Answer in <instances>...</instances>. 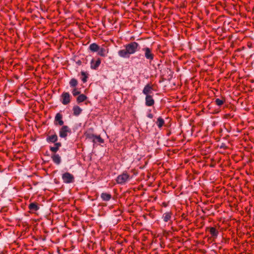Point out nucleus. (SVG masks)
<instances>
[{
	"label": "nucleus",
	"mask_w": 254,
	"mask_h": 254,
	"mask_svg": "<svg viewBox=\"0 0 254 254\" xmlns=\"http://www.w3.org/2000/svg\"><path fill=\"white\" fill-rule=\"evenodd\" d=\"M125 48L119 50L118 54L121 58L128 59L131 55L134 54L139 50V45L137 43L133 42L125 45Z\"/></svg>",
	"instance_id": "obj_1"
},
{
	"label": "nucleus",
	"mask_w": 254,
	"mask_h": 254,
	"mask_svg": "<svg viewBox=\"0 0 254 254\" xmlns=\"http://www.w3.org/2000/svg\"><path fill=\"white\" fill-rule=\"evenodd\" d=\"M62 179L64 183L70 184L74 182V178L72 174L66 172L63 174Z\"/></svg>",
	"instance_id": "obj_2"
},
{
	"label": "nucleus",
	"mask_w": 254,
	"mask_h": 254,
	"mask_svg": "<svg viewBox=\"0 0 254 254\" xmlns=\"http://www.w3.org/2000/svg\"><path fill=\"white\" fill-rule=\"evenodd\" d=\"M129 179V175L127 173H123L119 175L116 179L117 182L119 184H124Z\"/></svg>",
	"instance_id": "obj_3"
},
{
	"label": "nucleus",
	"mask_w": 254,
	"mask_h": 254,
	"mask_svg": "<svg viewBox=\"0 0 254 254\" xmlns=\"http://www.w3.org/2000/svg\"><path fill=\"white\" fill-rule=\"evenodd\" d=\"M142 51L144 52V56L147 60L150 61L153 60L154 55L152 54L151 49L145 47L142 49Z\"/></svg>",
	"instance_id": "obj_4"
},
{
	"label": "nucleus",
	"mask_w": 254,
	"mask_h": 254,
	"mask_svg": "<svg viewBox=\"0 0 254 254\" xmlns=\"http://www.w3.org/2000/svg\"><path fill=\"white\" fill-rule=\"evenodd\" d=\"M70 129L67 126H64L60 130V136L62 138H65L67 136V133L70 132Z\"/></svg>",
	"instance_id": "obj_5"
},
{
	"label": "nucleus",
	"mask_w": 254,
	"mask_h": 254,
	"mask_svg": "<svg viewBox=\"0 0 254 254\" xmlns=\"http://www.w3.org/2000/svg\"><path fill=\"white\" fill-rule=\"evenodd\" d=\"M62 103L64 105H67L70 101V95L68 92H64L62 94Z\"/></svg>",
	"instance_id": "obj_6"
},
{
	"label": "nucleus",
	"mask_w": 254,
	"mask_h": 254,
	"mask_svg": "<svg viewBox=\"0 0 254 254\" xmlns=\"http://www.w3.org/2000/svg\"><path fill=\"white\" fill-rule=\"evenodd\" d=\"M152 87L149 85L147 84L144 87L142 93L146 95V96L151 95L152 93Z\"/></svg>",
	"instance_id": "obj_7"
},
{
	"label": "nucleus",
	"mask_w": 254,
	"mask_h": 254,
	"mask_svg": "<svg viewBox=\"0 0 254 254\" xmlns=\"http://www.w3.org/2000/svg\"><path fill=\"white\" fill-rule=\"evenodd\" d=\"M154 104V100L151 95L146 96L145 105L147 106H152Z\"/></svg>",
	"instance_id": "obj_8"
},
{
	"label": "nucleus",
	"mask_w": 254,
	"mask_h": 254,
	"mask_svg": "<svg viewBox=\"0 0 254 254\" xmlns=\"http://www.w3.org/2000/svg\"><path fill=\"white\" fill-rule=\"evenodd\" d=\"M108 53V49L103 47H100L99 50H98V54L102 57H105L107 56Z\"/></svg>",
	"instance_id": "obj_9"
},
{
	"label": "nucleus",
	"mask_w": 254,
	"mask_h": 254,
	"mask_svg": "<svg viewBox=\"0 0 254 254\" xmlns=\"http://www.w3.org/2000/svg\"><path fill=\"white\" fill-rule=\"evenodd\" d=\"M53 162L57 165H59L61 162V157L59 154H54L52 156Z\"/></svg>",
	"instance_id": "obj_10"
},
{
	"label": "nucleus",
	"mask_w": 254,
	"mask_h": 254,
	"mask_svg": "<svg viewBox=\"0 0 254 254\" xmlns=\"http://www.w3.org/2000/svg\"><path fill=\"white\" fill-rule=\"evenodd\" d=\"M94 63V61L93 60H92L91 62V68L92 69H96L100 65V64H101V60L98 59L96 62H95V63Z\"/></svg>",
	"instance_id": "obj_11"
},
{
	"label": "nucleus",
	"mask_w": 254,
	"mask_h": 254,
	"mask_svg": "<svg viewBox=\"0 0 254 254\" xmlns=\"http://www.w3.org/2000/svg\"><path fill=\"white\" fill-rule=\"evenodd\" d=\"M58 140V136L56 134H53L47 138V141L49 142L55 143Z\"/></svg>",
	"instance_id": "obj_12"
},
{
	"label": "nucleus",
	"mask_w": 254,
	"mask_h": 254,
	"mask_svg": "<svg viewBox=\"0 0 254 254\" xmlns=\"http://www.w3.org/2000/svg\"><path fill=\"white\" fill-rule=\"evenodd\" d=\"M89 49L91 51L96 52L99 50V46L96 43H92L90 45Z\"/></svg>",
	"instance_id": "obj_13"
},
{
	"label": "nucleus",
	"mask_w": 254,
	"mask_h": 254,
	"mask_svg": "<svg viewBox=\"0 0 254 254\" xmlns=\"http://www.w3.org/2000/svg\"><path fill=\"white\" fill-rule=\"evenodd\" d=\"M101 197L104 201H109L111 198V195L106 192L102 193Z\"/></svg>",
	"instance_id": "obj_14"
},
{
	"label": "nucleus",
	"mask_w": 254,
	"mask_h": 254,
	"mask_svg": "<svg viewBox=\"0 0 254 254\" xmlns=\"http://www.w3.org/2000/svg\"><path fill=\"white\" fill-rule=\"evenodd\" d=\"M55 121H57L59 122V124L60 126H62L64 124V122L62 120V116L60 113L57 114L55 117Z\"/></svg>",
	"instance_id": "obj_15"
},
{
	"label": "nucleus",
	"mask_w": 254,
	"mask_h": 254,
	"mask_svg": "<svg viewBox=\"0 0 254 254\" xmlns=\"http://www.w3.org/2000/svg\"><path fill=\"white\" fill-rule=\"evenodd\" d=\"M91 139H92L94 142H98L100 143L103 142V139L100 136H96L94 135H92L91 137H90Z\"/></svg>",
	"instance_id": "obj_16"
},
{
	"label": "nucleus",
	"mask_w": 254,
	"mask_h": 254,
	"mask_svg": "<svg viewBox=\"0 0 254 254\" xmlns=\"http://www.w3.org/2000/svg\"><path fill=\"white\" fill-rule=\"evenodd\" d=\"M73 111L75 116H78L81 113L82 109L79 107L75 106L73 107Z\"/></svg>",
	"instance_id": "obj_17"
},
{
	"label": "nucleus",
	"mask_w": 254,
	"mask_h": 254,
	"mask_svg": "<svg viewBox=\"0 0 254 254\" xmlns=\"http://www.w3.org/2000/svg\"><path fill=\"white\" fill-rule=\"evenodd\" d=\"M29 208L31 211H35L39 209V207L35 203H31L29 205Z\"/></svg>",
	"instance_id": "obj_18"
},
{
	"label": "nucleus",
	"mask_w": 254,
	"mask_h": 254,
	"mask_svg": "<svg viewBox=\"0 0 254 254\" xmlns=\"http://www.w3.org/2000/svg\"><path fill=\"white\" fill-rule=\"evenodd\" d=\"M156 124L159 128H161L163 125L164 124V121L163 119H162L161 117H159L157 119V121L156 122Z\"/></svg>",
	"instance_id": "obj_19"
},
{
	"label": "nucleus",
	"mask_w": 254,
	"mask_h": 254,
	"mask_svg": "<svg viewBox=\"0 0 254 254\" xmlns=\"http://www.w3.org/2000/svg\"><path fill=\"white\" fill-rule=\"evenodd\" d=\"M171 213L166 212L163 214L162 218L165 222H167L170 220V219L171 218Z\"/></svg>",
	"instance_id": "obj_20"
},
{
	"label": "nucleus",
	"mask_w": 254,
	"mask_h": 254,
	"mask_svg": "<svg viewBox=\"0 0 254 254\" xmlns=\"http://www.w3.org/2000/svg\"><path fill=\"white\" fill-rule=\"evenodd\" d=\"M87 99V97L84 94L79 95L77 98V102L79 103L84 101Z\"/></svg>",
	"instance_id": "obj_21"
},
{
	"label": "nucleus",
	"mask_w": 254,
	"mask_h": 254,
	"mask_svg": "<svg viewBox=\"0 0 254 254\" xmlns=\"http://www.w3.org/2000/svg\"><path fill=\"white\" fill-rule=\"evenodd\" d=\"M210 233L211 235L213 237H217L218 235V232L216 231V229L214 227H211L210 229Z\"/></svg>",
	"instance_id": "obj_22"
},
{
	"label": "nucleus",
	"mask_w": 254,
	"mask_h": 254,
	"mask_svg": "<svg viewBox=\"0 0 254 254\" xmlns=\"http://www.w3.org/2000/svg\"><path fill=\"white\" fill-rule=\"evenodd\" d=\"M69 84L71 87H75L77 85V81L75 78H72L69 82Z\"/></svg>",
	"instance_id": "obj_23"
},
{
	"label": "nucleus",
	"mask_w": 254,
	"mask_h": 254,
	"mask_svg": "<svg viewBox=\"0 0 254 254\" xmlns=\"http://www.w3.org/2000/svg\"><path fill=\"white\" fill-rule=\"evenodd\" d=\"M81 74L82 76V78L81 79L82 81L83 82H86V81H87V74L85 72L83 71H82L81 72Z\"/></svg>",
	"instance_id": "obj_24"
},
{
	"label": "nucleus",
	"mask_w": 254,
	"mask_h": 254,
	"mask_svg": "<svg viewBox=\"0 0 254 254\" xmlns=\"http://www.w3.org/2000/svg\"><path fill=\"white\" fill-rule=\"evenodd\" d=\"M215 102H216V105H217L218 106H219L222 105L224 103L223 100H222L220 99H218V98H217L215 100Z\"/></svg>",
	"instance_id": "obj_25"
},
{
	"label": "nucleus",
	"mask_w": 254,
	"mask_h": 254,
	"mask_svg": "<svg viewBox=\"0 0 254 254\" xmlns=\"http://www.w3.org/2000/svg\"><path fill=\"white\" fill-rule=\"evenodd\" d=\"M72 93L73 96H76L80 94V91L75 88L72 91Z\"/></svg>",
	"instance_id": "obj_26"
},
{
	"label": "nucleus",
	"mask_w": 254,
	"mask_h": 254,
	"mask_svg": "<svg viewBox=\"0 0 254 254\" xmlns=\"http://www.w3.org/2000/svg\"><path fill=\"white\" fill-rule=\"evenodd\" d=\"M58 150H59V149L56 146H54V147H50V150L54 152H56Z\"/></svg>",
	"instance_id": "obj_27"
},
{
	"label": "nucleus",
	"mask_w": 254,
	"mask_h": 254,
	"mask_svg": "<svg viewBox=\"0 0 254 254\" xmlns=\"http://www.w3.org/2000/svg\"><path fill=\"white\" fill-rule=\"evenodd\" d=\"M55 146L58 147V149H59V147L61 146L62 144L60 142H57L55 143Z\"/></svg>",
	"instance_id": "obj_28"
},
{
	"label": "nucleus",
	"mask_w": 254,
	"mask_h": 254,
	"mask_svg": "<svg viewBox=\"0 0 254 254\" xmlns=\"http://www.w3.org/2000/svg\"><path fill=\"white\" fill-rule=\"evenodd\" d=\"M147 117L150 119H152L153 117V115L152 114H148L147 115Z\"/></svg>",
	"instance_id": "obj_29"
}]
</instances>
